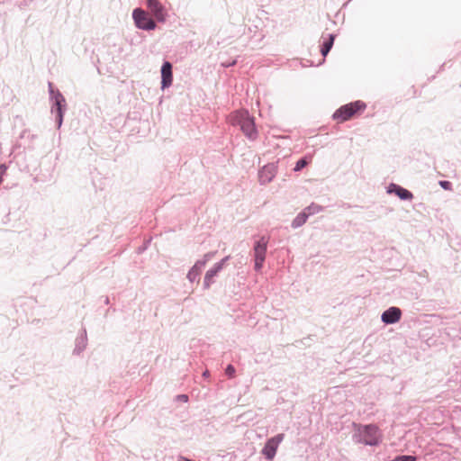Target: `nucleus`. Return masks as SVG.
I'll return each mask as SVG.
<instances>
[{
    "mask_svg": "<svg viewBox=\"0 0 461 461\" xmlns=\"http://www.w3.org/2000/svg\"><path fill=\"white\" fill-rule=\"evenodd\" d=\"M229 122L233 126H239L243 133L249 139L255 140L258 132L255 127L254 119L251 118L248 111L240 110L232 113L229 116Z\"/></svg>",
    "mask_w": 461,
    "mask_h": 461,
    "instance_id": "obj_1",
    "label": "nucleus"
},
{
    "mask_svg": "<svg viewBox=\"0 0 461 461\" xmlns=\"http://www.w3.org/2000/svg\"><path fill=\"white\" fill-rule=\"evenodd\" d=\"M366 105L362 101H356L354 103H350L341 106L338 109L334 114L333 118L337 121V122H344L348 120H350L355 115L362 113Z\"/></svg>",
    "mask_w": 461,
    "mask_h": 461,
    "instance_id": "obj_2",
    "label": "nucleus"
},
{
    "mask_svg": "<svg viewBox=\"0 0 461 461\" xmlns=\"http://www.w3.org/2000/svg\"><path fill=\"white\" fill-rule=\"evenodd\" d=\"M268 240L261 237L254 246L255 269L258 271L263 267L266 258L267 246Z\"/></svg>",
    "mask_w": 461,
    "mask_h": 461,
    "instance_id": "obj_3",
    "label": "nucleus"
},
{
    "mask_svg": "<svg viewBox=\"0 0 461 461\" xmlns=\"http://www.w3.org/2000/svg\"><path fill=\"white\" fill-rule=\"evenodd\" d=\"M133 19L138 28L142 30H153L156 27L155 22L149 16V14L138 8L133 11Z\"/></svg>",
    "mask_w": 461,
    "mask_h": 461,
    "instance_id": "obj_4",
    "label": "nucleus"
},
{
    "mask_svg": "<svg viewBox=\"0 0 461 461\" xmlns=\"http://www.w3.org/2000/svg\"><path fill=\"white\" fill-rule=\"evenodd\" d=\"M363 440L366 445H378L382 438L379 428L375 425H366L363 428Z\"/></svg>",
    "mask_w": 461,
    "mask_h": 461,
    "instance_id": "obj_5",
    "label": "nucleus"
},
{
    "mask_svg": "<svg viewBox=\"0 0 461 461\" xmlns=\"http://www.w3.org/2000/svg\"><path fill=\"white\" fill-rule=\"evenodd\" d=\"M283 439L284 435L278 434L277 436L271 438L270 439L267 440L262 450L263 454L266 456L267 459L271 460L274 458L277 447Z\"/></svg>",
    "mask_w": 461,
    "mask_h": 461,
    "instance_id": "obj_6",
    "label": "nucleus"
},
{
    "mask_svg": "<svg viewBox=\"0 0 461 461\" xmlns=\"http://www.w3.org/2000/svg\"><path fill=\"white\" fill-rule=\"evenodd\" d=\"M147 4L156 19L159 22H164L167 16L164 6L158 0H147Z\"/></svg>",
    "mask_w": 461,
    "mask_h": 461,
    "instance_id": "obj_7",
    "label": "nucleus"
},
{
    "mask_svg": "<svg viewBox=\"0 0 461 461\" xmlns=\"http://www.w3.org/2000/svg\"><path fill=\"white\" fill-rule=\"evenodd\" d=\"M401 316L402 312L399 308L391 307L382 314V321L388 324L395 323L401 319Z\"/></svg>",
    "mask_w": 461,
    "mask_h": 461,
    "instance_id": "obj_8",
    "label": "nucleus"
},
{
    "mask_svg": "<svg viewBox=\"0 0 461 461\" xmlns=\"http://www.w3.org/2000/svg\"><path fill=\"white\" fill-rule=\"evenodd\" d=\"M162 88H167L171 86L173 81L172 66L169 62L166 61L161 68Z\"/></svg>",
    "mask_w": 461,
    "mask_h": 461,
    "instance_id": "obj_9",
    "label": "nucleus"
},
{
    "mask_svg": "<svg viewBox=\"0 0 461 461\" xmlns=\"http://www.w3.org/2000/svg\"><path fill=\"white\" fill-rule=\"evenodd\" d=\"M226 258L217 263L212 269L208 270L204 276V286L208 288L212 283V278L221 270Z\"/></svg>",
    "mask_w": 461,
    "mask_h": 461,
    "instance_id": "obj_10",
    "label": "nucleus"
},
{
    "mask_svg": "<svg viewBox=\"0 0 461 461\" xmlns=\"http://www.w3.org/2000/svg\"><path fill=\"white\" fill-rule=\"evenodd\" d=\"M388 192L395 193L402 200H411L413 197L410 191L394 184L389 186Z\"/></svg>",
    "mask_w": 461,
    "mask_h": 461,
    "instance_id": "obj_11",
    "label": "nucleus"
},
{
    "mask_svg": "<svg viewBox=\"0 0 461 461\" xmlns=\"http://www.w3.org/2000/svg\"><path fill=\"white\" fill-rule=\"evenodd\" d=\"M55 104H56V109H57V117H58V121H59V126H60L62 123V118H63V106L65 105V99L60 94H58L55 96Z\"/></svg>",
    "mask_w": 461,
    "mask_h": 461,
    "instance_id": "obj_12",
    "label": "nucleus"
},
{
    "mask_svg": "<svg viewBox=\"0 0 461 461\" xmlns=\"http://www.w3.org/2000/svg\"><path fill=\"white\" fill-rule=\"evenodd\" d=\"M307 210L312 211V208L309 207V208H307ZM311 213H312V212H303L302 213H299L295 217V219L293 221L292 226L294 228H298V227L302 226L303 224H304L306 222L308 215Z\"/></svg>",
    "mask_w": 461,
    "mask_h": 461,
    "instance_id": "obj_13",
    "label": "nucleus"
},
{
    "mask_svg": "<svg viewBox=\"0 0 461 461\" xmlns=\"http://www.w3.org/2000/svg\"><path fill=\"white\" fill-rule=\"evenodd\" d=\"M333 41H334V37L332 35H330L328 41H326L323 43L321 51L324 57L329 53L330 50L331 49V47L333 45Z\"/></svg>",
    "mask_w": 461,
    "mask_h": 461,
    "instance_id": "obj_14",
    "label": "nucleus"
},
{
    "mask_svg": "<svg viewBox=\"0 0 461 461\" xmlns=\"http://www.w3.org/2000/svg\"><path fill=\"white\" fill-rule=\"evenodd\" d=\"M310 160L311 159H308L307 158H303L298 160L295 165L294 171H300L301 169H303L304 167H306L309 164Z\"/></svg>",
    "mask_w": 461,
    "mask_h": 461,
    "instance_id": "obj_15",
    "label": "nucleus"
},
{
    "mask_svg": "<svg viewBox=\"0 0 461 461\" xmlns=\"http://www.w3.org/2000/svg\"><path fill=\"white\" fill-rule=\"evenodd\" d=\"M273 177V174L268 171L267 167H264L260 172V178L262 181H269Z\"/></svg>",
    "mask_w": 461,
    "mask_h": 461,
    "instance_id": "obj_16",
    "label": "nucleus"
},
{
    "mask_svg": "<svg viewBox=\"0 0 461 461\" xmlns=\"http://www.w3.org/2000/svg\"><path fill=\"white\" fill-rule=\"evenodd\" d=\"M393 461H416V457L413 456H396Z\"/></svg>",
    "mask_w": 461,
    "mask_h": 461,
    "instance_id": "obj_17",
    "label": "nucleus"
},
{
    "mask_svg": "<svg viewBox=\"0 0 461 461\" xmlns=\"http://www.w3.org/2000/svg\"><path fill=\"white\" fill-rule=\"evenodd\" d=\"M225 373L227 375H229L230 377H233L234 376V374H235V368L233 366L231 365H229L225 370Z\"/></svg>",
    "mask_w": 461,
    "mask_h": 461,
    "instance_id": "obj_18",
    "label": "nucleus"
},
{
    "mask_svg": "<svg viewBox=\"0 0 461 461\" xmlns=\"http://www.w3.org/2000/svg\"><path fill=\"white\" fill-rule=\"evenodd\" d=\"M439 185L446 190L451 189V183L448 181H440Z\"/></svg>",
    "mask_w": 461,
    "mask_h": 461,
    "instance_id": "obj_19",
    "label": "nucleus"
},
{
    "mask_svg": "<svg viewBox=\"0 0 461 461\" xmlns=\"http://www.w3.org/2000/svg\"><path fill=\"white\" fill-rule=\"evenodd\" d=\"M5 169H6L5 166H4V165L0 166V184L2 183V180H3L2 176L5 174Z\"/></svg>",
    "mask_w": 461,
    "mask_h": 461,
    "instance_id": "obj_20",
    "label": "nucleus"
},
{
    "mask_svg": "<svg viewBox=\"0 0 461 461\" xmlns=\"http://www.w3.org/2000/svg\"><path fill=\"white\" fill-rule=\"evenodd\" d=\"M179 399H181L184 402H186L187 401V396L185 395V394H182V395L179 396Z\"/></svg>",
    "mask_w": 461,
    "mask_h": 461,
    "instance_id": "obj_21",
    "label": "nucleus"
},
{
    "mask_svg": "<svg viewBox=\"0 0 461 461\" xmlns=\"http://www.w3.org/2000/svg\"><path fill=\"white\" fill-rule=\"evenodd\" d=\"M193 275H195V274H194V269H193L192 271H190V272H189V274H188L189 278H192V276H193Z\"/></svg>",
    "mask_w": 461,
    "mask_h": 461,
    "instance_id": "obj_22",
    "label": "nucleus"
}]
</instances>
